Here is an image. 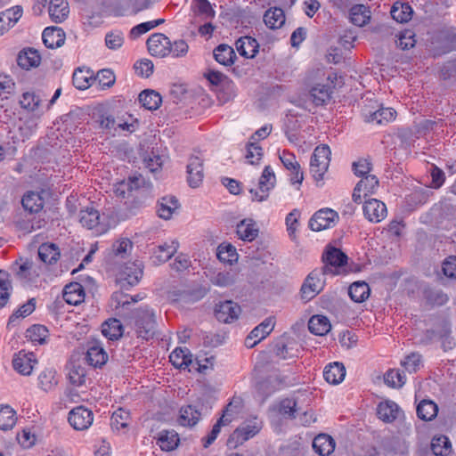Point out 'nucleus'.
<instances>
[{
	"label": "nucleus",
	"instance_id": "1",
	"mask_svg": "<svg viewBox=\"0 0 456 456\" xmlns=\"http://www.w3.org/2000/svg\"><path fill=\"white\" fill-rule=\"evenodd\" d=\"M263 428V421L256 416L244 420L230 436L227 444L236 448L256 436Z\"/></svg>",
	"mask_w": 456,
	"mask_h": 456
},
{
	"label": "nucleus",
	"instance_id": "2",
	"mask_svg": "<svg viewBox=\"0 0 456 456\" xmlns=\"http://www.w3.org/2000/svg\"><path fill=\"white\" fill-rule=\"evenodd\" d=\"M79 220L84 227L92 230L95 235L104 234L110 228L108 216L104 214L101 216L99 211L93 208L81 210Z\"/></svg>",
	"mask_w": 456,
	"mask_h": 456
},
{
	"label": "nucleus",
	"instance_id": "3",
	"mask_svg": "<svg viewBox=\"0 0 456 456\" xmlns=\"http://www.w3.org/2000/svg\"><path fill=\"white\" fill-rule=\"evenodd\" d=\"M331 151L326 144H322L314 149L310 160V171L314 179L320 182L328 170Z\"/></svg>",
	"mask_w": 456,
	"mask_h": 456
},
{
	"label": "nucleus",
	"instance_id": "4",
	"mask_svg": "<svg viewBox=\"0 0 456 456\" xmlns=\"http://www.w3.org/2000/svg\"><path fill=\"white\" fill-rule=\"evenodd\" d=\"M347 256L337 248H327L322 255L324 265L320 268L327 275H338L347 263Z\"/></svg>",
	"mask_w": 456,
	"mask_h": 456
},
{
	"label": "nucleus",
	"instance_id": "5",
	"mask_svg": "<svg viewBox=\"0 0 456 456\" xmlns=\"http://www.w3.org/2000/svg\"><path fill=\"white\" fill-rule=\"evenodd\" d=\"M325 275L322 271L316 268L306 276L300 289L302 299L309 301L324 289Z\"/></svg>",
	"mask_w": 456,
	"mask_h": 456
},
{
	"label": "nucleus",
	"instance_id": "6",
	"mask_svg": "<svg viewBox=\"0 0 456 456\" xmlns=\"http://www.w3.org/2000/svg\"><path fill=\"white\" fill-rule=\"evenodd\" d=\"M276 176L270 166H265L259 178L257 188L249 190L253 201L262 202L267 200L271 190L274 188Z\"/></svg>",
	"mask_w": 456,
	"mask_h": 456
},
{
	"label": "nucleus",
	"instance_id": "7",
	"mask_svg": "<svg viewBox=\"0 0 456 456\" xmlns=\"http://www.w3.org/2000/svg\"><path fill=\"white\" fill-rule=\"evenodd\" d=\"M142 184L141 175L130 176L127 180L117 183L114 192L118 197L126 199L133 203L141 195Z\"/></svg>",
	"mask_w": 456,
	"mask_h": 456
},
{
	"label": "nucleus",
	"instance_id": "8",
	"mask_svg": "<svg viewBox=\"0 0 456 456\" xmlns=\"http://www.w3.org/2000/svg\"><path fill=\"white\" fill-rule=\"evenodd\" d=\"M431 45L439 53L456 50V28L448 27L436 32L431 37Z\"/></svg>",
	"mask_w": 456,
	"mask_h": 456
},
{
	"label": "nucleus",
	"instance_id": "9",
	"mask_svg": "<svg viewBox=\"0 0 456 456\" xmlns=\"http://www.w3.org/2000/svg\"><path fill=\"white\" fill-rule=\"evenodd\" d=\"M235 403L236 402L233 400L225 407L221 418L213 426L209 434L202 439L203 446L205 448H208L215 442L221 431L222 427L229 425L235 419V414L237 413V406L234 405Z\"/></svg>",
	"mask_w": 456,
	"mask_h": 456
},
{
	"label": "nucleus",
	"instance_id": "10",
	"mask_svg": "<svg viewBox=\"0 0 456 456\" xmlns=\"http://www.w3.org/2000/svg\"><path fill=\"white\" fill-rule=\"evenodd\" d=\"M338 220V215L330 208L320 209L314 214L309 220V228L314 232H320L335 226Z\"/></svg>",
	"mask_w": 456,
	"mask_h": 456
},
{
	"label": "nucleus",
	"instance_id": "11",
	"mask_svg": "<svg viewBox=\"0 0 456 456\" xmlns=\"http://www.w3.org/2000/svg\"><path fill=\"white\" fill-rule=\"evenodd\" d=\"M179 242L175 239L165 241L162 244L150 249V260L155 265H159L169 260L177 251Z\"/></svg>",
	"mask_w": 456,
	"mask_h": 456
},
{
	"label": "nucleus",
	"instance_id": "12",
	"mask_svg": "<svg viewBox=\"0 0 456 456\" xmlns=\"http://www.w3.org/2000/svg\"><path fill=\"white\" fill-rule=\"evenodd\" d=\"M68 421L74 429L84 431L92 426L94 413L84 406H77L69 411Z\"/></svg>",
	"mask_w": 456,
	"mask_h": 456
},
{
	"label": "nucleus",
	"instance_id": "13",
	"mask_svg": "<svg viewBox=\"0 0 456 456\" xmlns=\"http://www.w3.org/2000/svg\"><path fill=\"white\" fill-rule=\"evenodd\" d=\"M20 108L31 115H44L43 100L38 93L34 91L23 92L19 99Z\"/></svg>",
	"mask_w": 456,
	"mask_h": 456
},
{
	"label": "nucleus",
	"instance_id": "14",
	"mask_svg": "<svg viewBox=\"0 0 456 456\" xmlns=\"http://www.w3.org/2000/svg\"><path fill=\"white\" fill-rule=\"evenodd\" d=\"M240 312V306L232 300L220 302L215 308V315L216 319L224 323H231L237 320Z\"/></svg>",
	"mask_w": 456,
	"mask_h": 456
},
{
	"label": "nucleus",
	"instance_id": "15",
	"mask_svg": "<svg viewBox=\"0 0 456 456\" xmlns=\"http://www.w3.org/2000/svg\"><path fill=\"white\" fill-rule=\"evenodd\" d=\"M362 208L365 218L371 223H379L387 215L385 203L377 199L365 200Z\"/></svg>",
	"mask_w": 456,
	"mask_h": 456
},
{
	"label": "nucleus",
	"instance_id": "16",
	"mask_svg": "<svg viewBox=\"0 0 456 456\" xmlns=\"http://www.w3.org/2000/svg\"><path fill=\"white\" fill-rule=\"evenodd\" d=\"M207 294L204 288L192 290L174 289L167 292V298L175 303L191 304L203 298Z\"/></svg>",
	"mask_w": 456,
	"mask_h": 456
},
{
	"label": "nucleus",
	"instance_id": "17",
	"mask_svg": "<svg viewBox=\"0 0 456 456\" xmlns=\"http://www.w3.org/2000/svg\"><path fill=\"white\" fill-rule=\"evenodd\" d=\"M37 360L33 353L20 351L12 359L13 369L21 375L28 376L31 374Z\"/></svg>",
	"mask_w": 456,
	"mask_h": 456
},
{
	"label": "nucleus",
	"instance_id": "18",
	"mask_svg": "<svg viewBox=\"0 0 456 456\" xmlns=\"http://www.w3.org/2000/svg\"><path fill=\"white\" fill-rule=\"evenodd\" d=\"M86 358L91 366L98 368L107 362L109 356L99 341H93L88 345Z\"/></svg>",
	"mask_w": 456,
	"mask_h": 456
},
{
	"label": "nucleus",
	"instance_id": "19",
	"mask_svg": "<svg viewBox=\"0 0 456 456\" xmlns=\"http://www.w3.org/2000/svg\"><path fill=\"white\" fill-rule=\"evenodd\" d=\"M146 44L152 56L163 57L167 54L170 41L164 34L156 33L147 39Z\"/></svg>",
	"mask_w": 456,
	"mask_h": 456
},
{
	"label": "nucleus",
	"instance_id": "20",
	"mask_svg": "<svg viewBox=\"0 0 456 456\" xmlns=\"http://www.w3.org/2000/svg\"><path fill=\"white\" fill-rule=\"evenodd\" d=\"M188 183L192 188H197L202 183L203 162L199 157H191L187 165Z\"/></svg>",
	"mask_w": 456,
	"mask_h": 456
},
{
	"label": "nucleus",
	"instance_id": "21",
	"mask_svg": "<svg viewBox=\"0 0 456 456\" xmlns=\"http://www.w3.org/2000/svg\"><path fill=\"white\" fill-rule=\"evenodd\" d=\"M236 233L239 239L251 242L258 236L259 228L255 220L245 218L237 224Z\"/></svg>",
	"mask_w": 456,
	"mask_h": 456
},
{
	"label": "nucleus",
	"instance_id": "22",
	"mask_svg": "<svg viewBox=\"0 0 456 456\" xmlns=\"http://www.w3.org/2000/svg\"><path fill=\"white\" fill-rule=\"evenodd\" d=\"M142 275V269H132L126 266L118 275L117 282L122 289H128L130 287L137 285Z\"/></svg>",
	"mask_w": 456,
	"mask_h": 456
},
{
	"label": "nucleus",
	"instance_id": "23",
	"mask_svg": "<svg viewBox=\"0 0 456 456\" xmlns=\"http://www.w3.org/2000/svg\"><path fill=\"white\" fill-rule=\"evenodd\" d=\"M42 39L47 48L54 49L64 44L65 34L61 28L48 27L44 29Z\"/></svg>",
	"mask_w": 456,
	"mask_h": 456
},
{
	"label": "nucleus",
	"instance_id": "24",
	"mask_svg": "<svg viewBox=\"0 0 456 456\" xmlns=\"http://www.w3.org/2000/svg\"><path fill=\"white\" fill-rule=\"evenodd\" d=\"M48 12L52 21L55 23L64 21L69 13V6L67 0H50Z\"/></svg>",
	"mask_w": 456,
	"mask_h": 456
},
{
	"label": "nucleus",
	"instance_id": "25",
	"mask_svg": "<svg viewBox=\"0 0 456 456\" xmlns=\"http://www.w3.org/2000/svg\"><path fill=\"white\" fill-rule=\"evenodd\" d=\"M85 289L78 282L69 283L63 289V299L71 305H77L85 300Z\"/></svg>",
	"mask_w": 456,
	"mask_h": 456
},
{
	"label": "nucleus",
	"instance_id": "26",
	"mask_svg": "<svg viewBox=\"0 0 456 456\" xmlns=\"http://www.w3.org/2000/svg\"><path fill=\"white\" fill-rule=\"evenodd\" d=\"M396 111L392 108L380 107L373 112L365 113V119L369 123L384 125L395 118Z\"/></svg>",
	"mask_w": 456,
	"mask_h": 456
},
{
	"label": "nucleus",
	"instance_id": "27",
	"mask_svg": "<svg viewBox=\"0 0 456 456\" xmlns=\"http://www.w3.org/2000/svg\"><path fill=\"white\" fill-rule=\"evenodd\" d=\"M236 49L238 53L245 58H254L258 53L259 45L257 41L251 37H241L236 41Z\"/></svg>",
	"mask_w": 456,
	"mask_h": 456
},
{
	"label": "nucleus",
	"instance_id": "28",
	"mask_svg": "<svg viewBox=\"0 0 456 456\" xmlns=\"http://www.w3.org/2000/svg\"><path fill=\"white\" fill-rule=\"evenodd\" d=\"M346 376V369L340 362H335L328 364L323 370L324 379L332 385L341 383Z\"/></svg>",
	"mask_w": 456,
	"mask_h": 456
},
{
	"label": "nucleus",
	"instance_id": "29",
	"mask_svg": "<svg viewBox=\"0 0 456 456\" xmlns=\"http://www.w3.org/2000/svg\"><path fill=\"white\" fill-rule=\"evenodd\" d=\"M377 414L381 420L390 423L399 417L400 409L393 401L381 402L378 405Z\"/></svg>",
	"mask_w": 456,
	"mask_h": 456
},
{
	"label": "nucleus",
	"instance_id": "30",
	"mask_svg": "<svg viewBox=\"0 0 456 456\" xmlns=\"http://www.w3.org/2000/svg\"><path fill=\"white\" fill-rule=\"evenodd\" d=\"M178 434L175 430H162L156 437V444L160 447L162 451H173L178 446L179 444Z\"/></svg>",
	"mask_w": 456,
	"mask_h": 456
},
{
	"label": "nucleus",
	"instance_id": "31",
	"mask_svg": "<svg viewBox=\"0 0 456 456\" xmlns=\"http://www.w3.org/2000/svg\"><path fill=\"white\" fill-rule=\"evenodd\" d=\"M102 335L110 341L118 340L124 333V328L119 320L111 318L102 324Z\"/></svg>",
	"mask_w": 456,
	"mask_h": 456
},
{
	"label": "nucleus",
	"instance_id": "32",
	"mask_svg": "<svg viewBox=\"0 0 456 456\" xmlns=\"http://www.w3.org/2000/svg\"><path fill=\"white\" fill-rule=\"evenodd\" d=\"M170 362L178 369H185L192 364V354L186 347H177L169 355Z\"/></svg>",
	"mask_w": 456,
	"mask_h": 456
},
{
	"label": "nucleus",
	"instance_id": "33",
	"mask_svg": "<svg viewBox=\"0 0 456 456\" xmlns=\"http://www.w3.org/2000/svg\"><path fill=\"white\" fill-rule=\"evenodd\" d=\"M313 449L321 456H328L334 451L335 442L330 436L320 434L313 441Z\"/></svg>",
	"mask_w": 456,
	"mask_h": 456
},
{
	"label": "nucleus",
	"instance_id": "34",
	"mask_svg": "<svg viewBox=\"0 0 456 456\" xmlns=\"http://www.w3.org/2000/svg\"><path fill=\"white\" fill-rule=\"evenodd\" d=\"M179 203L175 197H163L158 201L157 214L160 218L168 220L172 217L174 212L178 208Z\"/></svg>",
	"mask_w": 456,
	"mask_h": 456
},
{
	"label": "nucleus",
	"instance_id": "35",
	"mask_svg": "<svg viewBox=\"0 0 456 456\" xmlns=\"http://www.w3.org/2000/svg\"><path fill=\"white\" fill-rule=\"evenodd\" d=\"M41 56L37 50L28 48L21 51L17 58L18 65L24 69H29L40 64Z\"/></svg>",
	"mask_w": 456,
	"mask_h": 456
},
{
	"label": "nucleus",
	"instance_id": "36",
	"mask_svg": "<svg viewBox=\"0 0 456 456\" xmlns=\"http://www.w3.org/2000/svg\"><path fill=\"white\" fill-rule=\"evenodd\" d=\"M41 117L42 115L36 114L20 118L19 131L23 141L36 133Z\"/></svg>",
	"mask_w": 456,
	"mask_h": 456
},
{
	"label": "nucleus",
	"instance_id": "37",
	"mask_svg": "<svg viewBox=\"0 0 456 456\" xmlns=\"http://www.w3.org/2000/svg\"><path fill=\"white\" fill-rule=\"evenodd\" d=\"M350 21L358 27H362L370 20V11L364 4H355L350 9Z\"/></svg>",
	"mask_w": 456,
	"mask_h": 456
},
{
	"label": "nucleus",
	"instance_id": "38",
	"mask_svg": "<svg viewBox=\"0 0 456 456\" xmlns=\"http://www.w3.org/2000/svg\"><path fill=\"white\" fill-rule=\"evenodd\" d=\"M201 413L191 405L183 406L180 409L178 422L183 427H193L200 419Z\"/></svg>",
	"mask_w": 456,
	"mask_h": 456
},
{
	"label": "nucleus",
	"instance_id": "39",
	"mask_svg": "<svg viewBox=\"0 0 456 456\" xmlns=\"http://www.w3.org/2000/svg\"><path fill=\"white\" fill-rule=\"evenodd\" d=\"M329 319L322 315H314L308 322V329L311 333L317 336H323L330 330Z\"/></svg>",
	"mask_w": 456,
	"mask_h": 456
},
{
	"label": "nucleus",
	"instance_id": "40",
	"mask_svg": "<svg viewBox=\"0 0 456 456\" xmlns=\"http://www.w3.org/2000/svg\"><path fill=\"white\" fill-rule=\"evenodd\" d=\"M214 57L218 63L224 66H230L233 64L236 54L232 47L227 45H219L214 50Z\"/></svg>",
	"mask_w": 456,
	"mask_h": 456
},
{
	"label": "nucleus",
	"instance_id": "41",
	"mask_svg": "<svg viewBox=\"0 0 456 456\" xmlns=\"http://www.w3.org/2000/svg\"><path fill=\"white\" fill-rule=\"evenodd\" d=\"M438 412L437 404L431 400H422L417 406V415L420 419L430 421Z\"/></svg>",
	"mask_w": 456,
	"mask_h": 456
},
{
	"label": "nucleus",
	"instance_id": "42",
	"mask_svg": "<svg viewBox=\"0 0 456 456\" xmlns=\"http://www.w3.org/2000/svg\"><path fill=\"white\" fill-rule=\"evenodd\" d=\"M264 21L272 29L281 28L285 22L283 10L277 7L267 10L264 15Z\"/></svg>",
	"mask_w": 456,
	"mask_h": 456
},
{
	"label": "nucleus",
	"instance_id": "43",
	"mask_svg": "<svg viewBox=\"0 0 456 456\" xmlns=\"http://www.w3.org/2000/svg\"><path fill=\"white\" fill-rule=\"evenodd\" d=\"M38 256L45 264L52 265L59 259L60 250L53 243H44L38 248Z\"/></svg>",
	"mask_w": 456,
	"mask_h": 456
},
{
	"label": "nucleus",
	"instance_id": "44",
	"mask_svg": "<svg viewBox=\"0 0 456 456\" xmlns=\"http://www.w3.org/2000/svg\"><path fill=\"white\" fill-rule=\"evenodd\" d=\"M72 82L76 88L86 90L89 88L94 82L93 73L88 69L77 68L73 73Z\"/></svg>",
	"mask_w": 456,
	"mask_h": 456
},
{
	"label": "nucleus",
	"instance_id": "45",
	"mask_svg": "<svg viewBox=\"0 0 456 456\" xmlns=\"http://www.w3.org/2000/svg\"><path fill=\"white\" fill-rule=\"evenodd\" d=\"M348 295L354 302L362 303L370 296L369 285L364 281L354 282L348 289Z\"/></svg>",
	"mask_w": 456,
	"mask_h": 456
},
{
	"label": "nucleus",
	"instance_id": "46",
	"mask_svg": "<svg viewBox=\"0 0 456 456\" xmlns=\"http://www.w3.org/2000/svg\"><path fill=\"white\" fill-rule=\"evenodd\" d=\"M392 18L400 23L408 22L412 17V8L409 4L395 3L390 11Z\"/></svg>",
	"mask_w": 456,
	"mask_h": 456
},
{
	"label": "nucleus",
	"instance_id": "47",
	"mask_svg": "<svg viewBox=\"0 0 456 456\" xmlns=\"http://www.w3.org/2000/svg\"><path fill=\"white\" fill-rule=\"evenodd\" d=\"M430 193L431 192L429 190L423 187H419L414 189L410 194H408L405 200L408 206L410 208H414L427 203L429 199Z\"/></svg>",
	"mask_w": 456,
	"mask_h": 456
},
{
	"label": "nucleus",
	"instance_id": "48",
	"mask_svg": "<svg viewBox=\"0 0 456 456\" xmlns=\"http://www.w3.org/2000/svg\"><path fill=\"white\" fill-rule=\"evenodd\" d=\"M21 203L26 210L37 213L43 208L44 200L39 193L29 191L23 196Z\"/></svg>",
	"mask_w": 456,
	"mask_h": 456
},
{
	"label": "nucleus",
	"instance_id": "49",
	"mask_svg": "<svg viewBox=\"0 0 456 456\" xmlns=\"http://www.w3.org/2000/svg\"><path fill=\"white\" fill-rule=\"evenodd\" d=\"M431 450L436 456H448L452 452V444L445 436H434Z\"/></svg>",
	"mask_w": 456,
	"mask_h": 456
},
{
	"label": "nucleus",
	"instance_id": "50",
	"mask_svg": "<svg viewBox=\"0 0 456 456\" xmlns=\"http://www.w3.org/2000/svg\"><path fill=\"white\" fill-rule=\"evenodd\" d=\"M17 421L15 411L9 405H0V429H12Z\"/></svg>",
	"mask_w": 456,
	"mask_h": 456
},
{
	"label": "nucleus",
	"instance_id": "51",
	"mask_svg": "<svg viewBox=\"0 0 456 456\" xmlns=\"http://www.w3.org/2000/svg\"><path fill=\"white\" fill-rule=\"evenodd\" d=\"M330 87L326 85H317L310 91L312 102L315 106L325 104L330 99Z\"/></svg>",
	"mask_w": 456,
	"mask_h": 456
},
{
	"label": "nucleus",
	"instance_id": "52",
	"mask_svg": "<svg viewBox=\"0 0 456 456\" xmlns=\"http://www.w3.org/2000/svg\"><path fill=\"white\" fill-rule=\"evenodd\" d=\"M130 413L124 409L115 411L110 418V427L114 431L126 429L129 425Z\"/></svg>",
	"mask_w": 456,
	"mask_h": 456
},
{
	"label": "nucleus",
	"instance_id": "53",
	"mask_svg": "<svg viewBox=\"0 0 456 456\" xmlns=\"http://www.w3.org/2000/svg\"><path fill=\"white\" fill-rule=\"evenodd\" d=\"M68 379L76 387L83 386L86 380V370L81 365L70 363L68 367Z\"/></svg>",
	"mask_w": 456,
	"mask_h": 456
},
{
	"label": "nucleus",
	"instance_id": "54",
	"mask_svg": "<svg viewBox=\"0 0 456 456\" xmlns=\"http://www.w3.org/2000/svg\"><path fill=\"white\" fill-rule=\"evenodd\" d=\"M274 324V318L267 317L260 324L255 327L250 333L253 337H256L258 340L261 341L273 331Z\"/></svg>",
	"mask_w": 456,
	"mask_h": 456
},
{
	"label": "nucleus",
	"instance_id": "55",
	"mask_svg": "<svg viewBox=\"0 0 456 456\" xmlns=\"http://www.w3.org/2000/svg\"><path fill=\"white\" fill-rule=\"evenodd\" d=\"M49 331L44 325L35 324L27 330V337L33 342L45 344L48 338Z\"/></svg>",
	"mask_w": 456,
	"mask_h": 456
},
{
	"label": "nucleus",
	"instance_id": "56",
	"mask_svg": "<svg viewBox=\"0 0 456 456\" xmlns=\"http://www.w3.org/2000/svg\"><path fill=\"white\" fill-rule=\"evenodd\" d=\"M38 383L40 388L45 392L53 389L58 383L55 371L53 370H43L38 376Z\"/></svg>",
	"mask_w": 456,
	"mask_h": 456
},
{
	"label": "nucleus",
	"instance_id": "57",
	"mask_svg": "<svg viewBox=\"0 0 456 456\" xmlns=\"http://www.w3.org/2000/svg\"><path fill=\"white\" fill-rule=\"evenodd\" d=\"M384 380L391 387H401L406 381V376L400 370H389L386 372Z\"/></svg>",
	"mask_w": 456,
	"mask_h": 456
},
{
	"label": "nucleus",
	"instance_id": "58",
	"mask_svg": "<svg viewBox=\"0 0 456 456\" xmlns=\"http://www.w3.org/2000/svg\"><path fill=\"white\" fill-rule=\"evenodd\" d=\"M11 290L12 284L8 274L0 270V308L7 304Z\"/></svg>",
	"mask_w": 456,
	"mask_h": 456
},
{
	"label": "nucleus",
	"instance_id": "59",
	"mask_svg": "<svg viewBox=\"0 0 456 456\" xmlns=\"http://www.w3.org/2000/svg\"><path fill=\"white\" fill-rule=\"evenodd\" d=\"M161 103L162 96L159 92L152 89H144V109L156 110Z\"/></svg>",
	"mask_w": 456,
	"mask_h": 456
},
{
	"label": "nucleus",
	"instance_id": "60",
	"mask_svg": "<svg viewBox=\"0 0 456 456\" xmlns=\"http://www.w3.org/2000/svg\"><path fill=\"white\" fill-rule=\"evenodd\" d=\"M40 268L30 261H26L21 264L17 272V275L21 279L33 280L40 274Z\"/></svg>",
	"mask_w": 456,
	"mask_h": 456
},
{
	"label": "nucleus",
	"instance_id": "61",
	"mask_svg": "<svg viewBox=\"0 0 456 456\" xmlns=\"http://www.w3.org/2000/svg\"><path fill=\"white\" fill-rule=\"evenodd\" d=\"M245 158L248 163L251 165H257L263 156V149L255 142H248L246 146Z\"/></svg>",
	"mask_w": 456,
	"mask_h": 456
},
{
	"label": "nucleus",
	"instance_id": "62",
	"mask_svg": "<svg viewBox=\"0 0 456 456\" xmlns=\"http://www.w3.org/2000/svg\"><path fill=\"white\" fill-rule=\"evenodd\" d=\"M358 184L362 187L363 198L366 199L367 196L376 192L379 187V180L373 175H365L358 182Z\"/></svg>",
	"mask_w": 456,
	"mask_h": 456
},
{
	"label": "nucleus",
	"instance_id": "63",
	"mask_svg": "<svg viewBox=\"0 0 456 456\" xmlns=\"http://www.w3.org/2000/svg\"><path fill=\"white\" fill-rule=\"evenodd\" d=\"M144 339L153 338L156 331V320L153 310L144 308Z\"/></svg>",
	"mask_w": 456,
	"mask_h": 456
},
{
	"label": "nucleus",
	"instance_id": "64",
	"mask_svg": "<svg viewBox=\"0 0 456 456\" xmlns=\"http://www.w3.org/2000/svg\"><path fill=\"white\" fill-rule=\"evenodd\" d=\"M416 44L415 34L412 30L406 29L402 31L396 41V45L402 50H409Z\"/></svg>",
	"mask_w": 456,
	"mask_h": 456
}]
</instances>
